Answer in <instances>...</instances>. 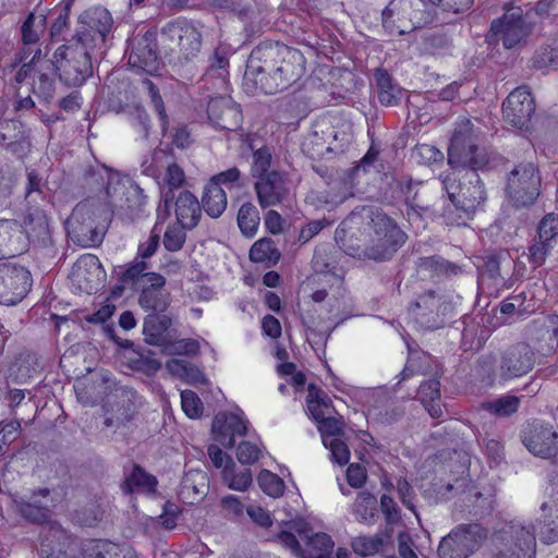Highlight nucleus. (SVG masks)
<instances>
[{
  "label": "nucleus",
  "instance_id": "nucleus-1",
  "mask_svg": "<svg viewBox=\"0 0 558 558\" xmlns=\"http://www.w3.org/2000/svg\"><path fill=\"white\" fill-rule=\"evenodd\" d=\"M452 170L440 175L450 199L444 216L451 225L465 223L481 208L487 193L477 170L488 163L486 153L476 144L470 121L457 129L448 148Z\"/></svg>",
  "mask_w": 558,
  "mask_h": 558
},
{
  "label": "nucleus",
  "instance_id": "nucleus-2",
  "mask_svg": "<svg viewBox=\"0 0 558 558\" xmlns=\"http://www.w3.org/2000/svg\"><path fill=\"white\" fill-rule=\"evenodd\" d=\"M304 71L305 58L300 50L278 41H263L248 57L243 87L251 95H274L296 83Z\"/></svg>",
  "mask_w": 558,
  "mask_h": 558
},
{
  "label": "nucleus",
  "instance_id": "nucleus-3",
  "mask_svg": "<svg viewBox=\"0 0 558 558\" xmlns=\"http://www.w3.org/2000/svg\"><path fill=\"white\" fill-rule=\"evenodd\" d=\"M366 236L362 244L344 242V253L363 260L387 262L408 240L407 233L383 211L372 214Z\"/></svg>",
  "mask_w": 558,
  "mask_h": 558
},
{
  "label": "nucleus",
  "instance_id": "nucleus-4",
  "mask_svg": "<svg viewBox=\"0 0 558 558\" xmlns=\"http://www.w3.org/2000/svg\"><path fill=\"white\" fill-rule=\"evenodd\" d=\"M383 26L389 33L408 34L434 22L432 5L426 0H391L381 14Z\"/></svg>",
  "mask_w": 558,
  "mask_h": 558
},
{
  "label": "nucleus",
  "instance_id": "nucleus-5",
  "mask_svg": "<svg viewBox=\"0 0 558 558\" xmlns=\"http://www.w3.org/2000/svg\"><path fill=\"white\" fill-rule=\"evenodd\" d=\"M53 57L59 80L69 87H78L93 75V59L98 54L70 41L59 47Z\"/></svg>",
  "mask_w": 558,
  "mask_h": 558
},
{
  "label": "nucleus",
  "instance_id": "nucleus-6",
  "mask_svg": "<svg viewBox=\"0 0 558 558\" xmlns=\"http://www.w3.org/2000/svg\"><path fill=\"white\" fill-rule=\"evenodd\" d=\"M453 303L449 295L438 290H426L409 305V314L423 329H438L452 318Z\"/></svg>",
  "mask_w": 558,
  "mask_h": 558
},
{
  "label": "nucleus",
  "instance_id": "nucleus-7",
  "mask_svg": "<svg viewBox=\"0 0 558 558\" xmlns=\"http://www.w3.org/2000/svg\"><path fill=\"white\" fill-rule=\"evenodd\" d=\"M542 177L534 162H520L507 175L506 195L515 208L532 206L541 194Z\"/></svg>",
  "mask_w": 558,
  "mask_h": 558
},
{
  "label": "nucleus",
  "instance_id": "nucleus-8",
  "mask_svg": "<svg viewBox=\"0 0 558 558\" xmlns=\"http://www.w3.org/2000/svg\"><path fill=\"white\" fill-rule=\"evenodd\" d=\"M113 20L110 12L102 7L84 11L78 19V27L71 41L102 56L106 50L107 36L110 34Z\"/></svg>",
  "mask_w": 558,
  "mask_h": 558
},
{
  "label": "nucleus",
  "instance_id": "nucleus-9",
  "mask_svg": "<svg viewBox=\"0 0 558 558\" xmlns=\"http://www.w3.org/2000/svg\"><path fill=\"white\" fill-rule=\"evenodd\" d=\"M160 38L163 48L175 52V47H178L180 62L193 60L202 48L201 32L185 20L168 22L161 28Z\"/></svg>",
  "mask_w": 558,
  "mask_h": 558
},
{
  "label": "nucleus",
  "instance_id": "nucleus-10",
  "mask_svg": "<svg viewBox=\"0 0 558 558\" xmlns=\"http://www.w3.org/2000/svg\"><path fill=\"white\" fill-rule=\"evenodd\" d=\"M96 216L95 211L83 204L73 209L66 221V231L74 244L81 247H95L102 243L108 228L107 217L102 223H97Z\"/></svg>",
  "mask_w": 558,
  "mask_h": 558
},
{
  "label": "nucleus",
  "instance_id": "nucleus-11",
  "mask_svg": "<svg viewBox=\"0 0 558 558\" xmlns=\"http://www.w3.org/2000/svg\"><path fill=\"white\" fill-rule=\"evenodd\" d=\"M532 32V23L520 7H513L492 22L487 36L489 44L501 41L506 49H511L524 41Z\"/></svg>",
  "mask_w": 558,
  "mask_h": 558
},
{
  "label": "nucleus",
  "instance_id": "nucleus-12",
  "mask_svg": "<svg viewBox=\"0 0 558 558\" xmlns=\"http://www.w3.org/2000/svg\"><path fill=\"white\" fill-rule=\"evenodd\" d=\"M486 536L480 524H460L442 537L438 555L440 558H468L481 547Z\"/></svg>",
  "mask_w": 558,
  "mask_h": 558
},
{
  "label": "nucleus",
  "instance_id": "nucleus-13",
  "mask_svg": "<svg viewBox=\"0 0 558 558\" xmlns=\"http://www.w3.org/2000/svg\"><path fill=\"white\" fill-rule=\"evenodd\" d=\"M81 544L59 522L44 525L38 536V558H76Z\"/></svg>",
  "mask_w": 558,
  "mask_h": 558
},
{
  "label": "nucleus",
  "instance_id": "nucleus-14",
  "mask_svg": "<svg viewBox=\"0 0 558 558\" xmlns=\"http://www.w3.org/2000/svg\"><path fill=\"white\" fill-rule=\"evenodd\" d=\"M504 534L505 542L496 558H535L536 537L532 522L511 521Z\"/></svg>",
  "mask_w": 558,
  "mask_h": 558
},
{
  "label": "nucleus",
  "instance_id": "nucleus-15",
  "mask_svg": "<svg viewBox=\"0 0 558 558\" xmlns=\"http://www.w3.org/2000/svg\"><path fill=\"white\" fill-rule=\"evenodd\" d=\"M535 364V350L526 342H518L500 351L496 371L507 381L529 374Z\"/></svg>",
  "mask_w": 558,
  "mask_h": 558
},
{
  "label": "nucleus",
  "instance_id": "nucleus-16",
  "mask_svg": "<svg viewBox=\"0 0 558 558\" xmlns=\"http://www.w3.org/2000/svg\"><path fill=\"white\" fill-rule=\"evenodd\" d=\"M32 275L19 264L0 263V304L15 305L29 292Z\"/></svg>",
  "mask_w": 558,
  "mask_h": 558
},
{
  "label": "nucleus",
  "instance_id": "nucleus-17",
  "mask_svg": "<svg viewBox=\"0 0 558 558\" xmlns=\"http://www.w3.org/2000/svg\"><path fill=\"white\" fill-rule=\"evenodd\" d=\"M535 113V100L526 86L517 87L502 104L507 123L519 130L529 131Z\"/></svg>",
  "mask_w": 558,
  "mask_h": 558
},
{
  "label": "nucleus",
  "instance_id": "nucleus-18",
  "mask_svg": "<svg viewBox=\"0 0 558 558\" xmlns=\"http://www.w3.org/2000/svg\"><path fill=\"white\" fill-rule=\"evenodd\" d=\"M129 64L132 68L154 75L160 69V60L157 53L156 33L147 31L143 35H136L129 40Z\"/></svg>",
  "mask_w": 558,
  "mask_h": 558
},
{
  "label": "nucleus",
  "instance_id": "nucleus-19",
  "mask_svg": "<svg viewBox=\"0 0 558 558\" xmlns=\"http://www.w3.org/2000/svg\"><path fill=\"white\" fill-rule=\"evenodd\" d=\"M110 204L113 213L125 221H134L140 218L146 205V196L140 185L130 183L128 185L120 184L113 187V197Z\"/></svg>",
  "mask_w": 558,
  "mask_h": 558
},
{
  "label": "nucleus",
  "instance_id": "nucleus-20",
  "mask_svg": "<svg viewBox=\"0 0 558 558\" xmlns=\"http://www.w3.org/2000/svg\"><path fill=\"white\" fill-rule=\"evenodd\" d=\"M254 190L260 207H274L289 198L290 180L286 172L271 170L255 181Z\"/></svg>",
  "mask_w": 558,
  "mask_h": 558
},
{
  "label": "nucleus",
  "instance_id": "nucleus-21",
  "mask_svg": "<svg viewBox=\"0 0 558 558\" xmlns=\"http://www.w3.org/2000/svg\"><path fill=\"white\" fill-rule=\"evenodd\" d=\"M522 442L531 453L542 459H550L558 453V434L553 426L539 422L527 425Z\"/></svg>",
  "mask_w": 558,
  "mask_h": 558
},
{
  "label": "nucleus",
  "instance_id": "nucleus-22",
  "mask_svg": "<svg viewBox=\"0 0 558 558\" xmlns=\"http://www.w3.org/2000/svg\"><path fill=\"white\" fill-rule=\"evenodd\" d=\"M248 422L236 413H218L211 425V432L215 439L226 448H232L235 445L236 436H244L247 432Z\"/></svg>",
  "mask_w": 558,
  "mask_h": 558
},
{
  "label": "nucleus",
  "instance_id": "nucleus-23",
  "mask_svg": "<svg viewBox=\"0 0 558 558\" xmlns=\"http://www.w3.org/2000/svg\"><path fill=\"white\" fill-rule=\"evenodd\" d=\"M173 317L169 313L148 314L143 324L144 339L148 344L168 349L174 338V330L171 328Z\"/></svg>",
  "mask_w": 558,
  "mask_h": 558
},
{
  "label": "nucleus",
  "instance_id": "nucleus-24",
  "mask_svg": "<svg viewBox=\"0 0 558 558\" xmlns=\"http://www.w3.org/2000/svg\"><path fill=\"white\" fill-rule=\"evenodd\" d=\"M207 114L209 120L221 130L236 131L242 123L240 106L228 97L210 99Z\"/></svg>",
  "mask_w": 558,
  "mask_h": 558
},
{
  "label": "nucleus",
  "instance_id": "nucleus-25",
  "mask_svg": "<svg viewBox=\"0 0 558 558\" xmlns=\"http://www.w3.org/2000/svg\"><path fill=\"white\" fill-rule=\"evenodd\" d=\"M73 274L80 288L87 293L97 292L106 278V272L98 257L93 254L82 255L74 265Z\"/></svg>",
  "mask_w": 558,
  "mask_h": 558
},
{
  "label": "nucleus",
  "instance_id": "nucleus-26",
  "mask_svg": "<svg viewBox=\"0 0 558 558\" xmlns=\"http://www.w3.org/2000/svg\"><path fill=\"white\" fill-rule=\"evenodd\" d=\"M149 278L150 282L140 289L138 304L149 314L165 313L170 305V293L165 289L166 278L161 275H151Z\"/></svg>",
  "mask_w": 558,
  "mask_h": 558
},
{
  "label": "nucleus",
  "instance_id": "nucleus-27",
  "mask_svg": "<svg viewBox=\"0 0 558 558\" xmlns=\"http://www.w3.org/2000/svg\"><path fill=\"white\" fill-rule=\"evenodd\" d=\"M209 488L208 476L199 470L184 473L179 488V498L187 505H195L204 499Z\"/></svg>",
  "mask_w": 558,
  "mask_h": 558
},
{
  "label": "nucleus",
  "instance_id": "nucleus-28",
  "mask_svg": "<svg viewBox=\"0 0 558 558\" xmlns=\"http://www.w3.org/2000/svg\"><path fill=\"white\" fill-rule=\"evenodd\" d=\"M177 222L187 228H195L202 217V205L197 197L190 191L183 190L173 198Z\"/></svg>",
  "mask_w": 558,
  "mask_h": 558
},
{
  "label": "nucleus",
  "instance_id": "nucleus-29",
  "mask_svg": "<svg viewBox=\"0 0 558 558\" xmlns=\"http://www.w3.org/2000/svg\"><path fill=\"white\" fill-rule=\"evenodd\" d=\"M27 238L34 244L47 246L51 243L48 217L40 208H28L24 216Z\"/></svg>",
  "mask_w": 558,
  "mask_h": 558
},
{
  "label": "nucleus",
  "instance_id": "nucleus-30",
  "mask_svg": "<svg viewBox=\"0 0 558 558\" xmlns=\"http://www.w3.org/2000/svg\"><path fill=\"white\" fill-rule=\"evenodd\" d=\"M482 259L483 264L481 266L480 275V279L482 281L489 279L494 284H499L505 280L502 269H511L512 258L506 251L496 254H488Z\"/></svg>",
  "mask_w": 558,
  "mask_h": 558
},
{
  "label": "nucleus",
  "instance_id": "nucleus-31",
  "mask_svg": "<svg viewBox=\"0 0 558 558\" xmlns=\"http://www.w3.org/2000/svg\"><path fill=\"white\" fill-rule=\"evenodd\" d=\"M119 268V281L129 284V288L134 291H138L143 286L150 282L149 277L151 275H158L157 272L148 271V264L145 260H138L137 258L125 266H120Z\"/></svg>",
  "mask_w": 558,
  "mask_h": 558
},
{
  "label": "nucleus",
  "instance_id": "nucleus-32",
  "mask_svg": "<svg viewBox=\"0 0 558 558\" xmlns=\"http://www.w3.org/2000/svg\"><path fill=\"white\" fill-rule=\"evenodd\" d=\"M86 186L92 192L105 190L107 197H113L116 175L105 166H89L84 173Z\"/></svg>",
  "mask_w": 558,
  "mask_h": 558
},
{
  "label": "nucleus",
  "instance_id": "nucleus-33",
  "mask_svg": "<svg viewBox=\"0 0 558 558\" xmlns=\"http://www.w3.org/2000/svg\"><path fill=\"white\" fill-rule=\"evenodd\" d=\"M185 175L183 170L174 162L167 165V173L165 181L169 190L163 194V205H159L157 209V219L165 222L170 216L171 202L174 198L173 189L180 187L184 182Z\"/></svg>",
  "mask_w": 558,
  "mask_h": 558
},
{
  "label": "nucleus",
  "instance_id": "nucleus-34",
  "mask_svg": "<svg viewBox=\"0 0 558 558\" xmlns=\"http://www.w3.org/2000/svg\"><path fill=\"white\" fill-rule=\"evenodd\" d=\"M157 484L158 481L154 475L147 473L141 465L134 464L131 473L122 484V490L125 494H132L134 492L154 494Z\"/></svg>",
  "mask_w": 558,
  "mask_h": 558
},
{
  "label": "nucleus",
  "instance_id": "nucleus-35",
  "mask_svg": "<svg viewBox=\"0 0 558 558\" xmlns=\"http://www.w3.org/2000/svg\"><path fill=\"white\" fill-rule=\"evenodd\" d=\"M374 78L380 104L385 106H396L401 99L402 92L400 87L393 83L388 71L385 69H376Z\"/></svg>",
  "mask_w": 558,
  "mask_h": 558
},
{
  "label": "nucleus",
  "instance_id": "nucleus-36",
  "mask_svg": "<svg viewBox=\"0 0 558 558\" xmlns=\"http://www.w3.org/2000/svg\"><path fill=\"white\" fill-rule=\"evenodd\" d=\"M418 397L433 418L442 416L440 381L438 379H429L420 385Z\"/></svg>",
  "mask_w": 558,
  "mask_h": 558
},
{
  "label": "nucleus",
  "instance_id": "nucleus-37",
  "mask_svg": "<svg viewBox=\"0 0 558 558\" xmlns=\"http://www.w3.org/2000/svg\"><path fill=\"white\" fill-rule=\"evenodd\" d=\"M415 265L418 272L429 276H451L461 271L460 266L438 255L420 257Z\"/></svg>",
  "mask_w": 558,
  "mask_h": 558
},
{
  "label": "nucleus",
  "instance_id": "nucleus-38",
  "mask_svg": "<svg viewBox=\"0 0 558 558\" xmlns=\"http://www.w3.org/2000/svg\"><path fill=\"white\" fill-rule=\"evenodd\" d=\"M227 194L222 187L206 183L202 196V208L211 218L220 217L227 208Z\"/></svg>",
  "mask_w": 558,
  "mask_h": 558
},
{
  "label": "nucleus",
  "instance_id": "nucleus-39",
  "mask_svg": "<svg viewBox=\"0 0 558 558\" xmlns=\"http://www.w3.org/2000/svg\"><path fill=\"white\" fill-rule=\"evenodd\" d=\"M389 537L385 532L372 536L362 535L353 538L351 545L355 554L366 557L380 553Z\"/></svg>",
  "mask_w": 558,
  "mask_h": 558
},
{
  "label": "nucleus",
  "instance_id": "nucleus-40",
  "mask_svg": "<svg viewBox=\"0 0 558 558\" xmlns=\"http://www.w3.org/2000/svg\"><path fill=\"white\" fill-rule=\"evenodd\" d=\"M236 220L242 234L252 238L256 234L259 226V211L253 203L245 202L238 211Z\"/></svg>",
  "mask_w": 558,
  "mask_h": 558
},
{
  "label": "nucleus",
  "instance_id": "nucleus-41",
  "mask_svg": "<svg viewBox=\"0 0 558 558\" xmlns=\"http://www.w3.org/2000/svg\"><path fill=\"white\" fill-rule=\"evenodd\" d=\"M16 511L26 521L35 524H45L50 521V509L48 505H35L33 502H26V499L21 498L15 501Z\"/></svg>",
  "mask_w": 558,
  "mask_h": 558
},
{
  "label": "nucleus",
  "instance_id": "nucleus-42",
  "mask_svg": "<svg viewBox=\"0 0 558 558\" xmlns=\"http://www.w3.org/2000/svg\"><path fill=\"white\" fill-rule=\"evenodd\" d=\"M234 462L231 457H228L226 465L222 470V478L228 484V487L233 490L244 492L246 490L252 482V473L250 470H244L240 473H234Z\"/></svg>",
  "mask_w": 558,
  "mask_h": 558
},
{
  "label": "nucleus",
  "instance_id": "nucleus-43",
  "mask_svg": "<svg viewBox=\"0 0 558 558\" xmlns=\"http://www.w3.org/2000/svg\"><path fill=\"white\" fill-rule=\"evenodd\" d=\"M250 258L254 263L276 264L280 258V253L271 239L263 238L252 245Z\"/></svg>",
  "mask_w": 558,
  "mask_h": 558
},
{
  "label": "nucleus",
  "instance_id": "nucleus-44",
  "mask_svg": "<svg viewBox=\"0 0 558 558\" xmlns=\"http://www.w3.org/2000/svg\"><path fill=\"white\" fill-rule=\"evenodd\" d=\"M150 353L151 352L149 350L137 351L132 349L126 357L129 366L133 371L142 372L146 375L157 373L161 367V363L158 360L153 359L149 355Z\"/></svg>",
  "mask_w": 558,
  "mask_h": 558
},
{
  "label": "nucleus",
  "instance_id": "nucleus-45",
  "mask_svg": "<svg viewBox=\"0 0 558 558\" xmlns=\"http://www.w3.org/2000/svg\"><path fill=\"white\" fill-rule=\"evenodd\" d=\"M308 529H298L301 537L306 538L307 549L304 553H322V555H331L333 550V541L326 533L308 534Z\"/></svg>",
  "mask_w": 558,
  "mask_h": 558
},
{
  "label": "nucleus",
  "instance_id": "nucleus-46",
  "mask_svg": "<svg viewBox=\"0 0 558 558\" xmlns=\"http://www.w3.org/2000/svg\"><path fill=\"white\" fill-rule=\"evenodd\" d=\"M89 558H140L131 546L100 543L93 547Z\"/></svg>",
  "mask_w": 558,
  "mask_h": 558
},
{
  "label": "nucleus",
  "instance_id": "nucleus-47",
  "mask_svg": "<svg viewBox=\"0 0 558 558\" xmlns=\"http://www.w3.org/2000/svg\"><path fill=\"white\" fill-rule=\"evenodd\" d=\"M377 500L374 495L368 492L359 493L354 504L353 512L360 522L369 523L375 515Z\"/></svg>",
  "mask_w": 558,
  "mask_h": 558
},
{
  "label": "nucleus",
  "instance_id": "nucleus-48",
  "mask_svg": "<svg viewBox=\"0 0 558 558\" xmlns=\"http://www.w3.org/2000/svg\"><path fill=\"white\" fill-rule=\"evenodd\" d=\"M46 16L29 13L22 25V39L26 45L35 44L39 40L40 34L45 29Z\"/></svg>",
  "mask_w": 558,
  "mask_h": 558
},
{
  "label": "nucleus",
  "instance_id": "nucleus-49",
  "mask_svg": "<svg viewBox=\"0 0 558 558\" xmlns=\"http://www.w3.org/2000/svg\"><path fill=\"white\" fill-rule=\"evenodd\" d=\"M143 86L147 90L149 98H150V104H151L154 110L156 111V113L158 114L161 130L163 133H166V131L168 130V126H169V117L166 112V107H165L162 97L159 94V89L153 83V81H150L148 78L143 81Z\"/></svg>",
  "mask_w": 558,
  "mask_h": 558
},
{
  "label": "nucleus",
  "instance_id": "nucleus-50",
  "mask_svg": "<svg viewBox=\"0 0 558 558\" xmlns=\"http://www.w3.org/2000/svg\"><path fill=\"white\" fill-rule=\"evenodd\" d=\"M272 161V154L268 146H263L253 151V162L251 166V174L253 178L259 179L269 174V168Z\"/></svg>",
  "mask_w": 558,
  "mask_h": 558
},
{
  "label": "nucleus",
  "instance_id": "nucleus-51",
  "mask_svg": "<svg viewBox=\"0 0 558 558\" xmlns=\"http://www.w3.org/2000/svg\"><path fill=\"white\" fill-rule=\"evenodd\" d=\"M208 184L216 187L226 186L227 189L242 187L244 185L243 174L238 167H231L213 175L208 180Z\"/></svg>",
  "mask_w": 558,
  "mask_h": 558
},
{
  "label": "nucleus",
  "instance_id": "nucleus-52",
  "mask_svg": "<svg viewBox=\"0 0 558 558\" xmlns=\"http://www.w3.org/2000/svg\"><path fill=\"white\" fill-rule=\"evenodd\" d=\"M520 399L515 396H505L486 402L484 408L498 416H509L518 411Z\"/></svg>",
  "mask_w": 558,
  "mask_h": 558
},
{
  "label": "nucleus",
  "instance_id": "nucleus-53",
  "mask_svg": "<svg viewBox=\"0 0 558 558\" xmlns=\"http://www.w3.org/2000/svg\"><path fill=\"white\" fill-rule=\"evenodd\" d=\"M452 45L451 38L444 32L426 33L423 37L424 50L432 54L447 51Z\"/></svg>",
  "mask_w": 558,
  "mask_h": 558
},
{
  "label": "nucleus",
  "instance_id": "nucleus-54",
  "mask_svg": "<svg viewBox=\"0 0 558 558\" xmlns=\"http://www.w3.org/2000/svg\"><path fill=\"white\" fill-rule=\"evenodd\" d=\"M257 481L260 489L271 497H279L284 492L283 481L277 474L268 470L260 471Z\"/></svg>",
  "mask_w": 558,
  "mask_h": 558
},
{
  "label": "nucleus",
  "instance_id": "nucleus-55",
  "mask_svg": "<svg viewBox=\"0 0 558 558\" xmlns=\"http://www.w3.org/2000/svg\"><path fill=\"white\" fill-rule=\"evenodd\" d=\"M554 245L550 242H546L545 240H541L538 238V240H535L527 247V253H524L523 255L526 256L533 269H536L545 263Z\"/></svg>",
  "mask_w": 558,
  "mask_h": 558
},
{
  "label": "nucleus",
  "instance_id": "nucleus-56",
  "mask_svg": "<svg viewBox=\"0 0 558 558\" xmlns=\"http://www.w3.org/2000/svg\"><path fill=\"white\" fill-rule=\"evenodd\" d=\"M185 227L179 222L168 226L163 234V246L169 252H178L186 240Z\"/></svg>",
  "mask_w": 558,
  "mask_h": 558
},
{
  "label": "nucleus",
  "instance_id": "nucleus-57",
  "mask_svg": "<svg viewBox=\"0 0 558 558\" xmlns=\"http://www.w3.org/2000/svg\"><path fill=\"white\" fill-rule=\"evenodd\" d=\"M474 0H426V4L432 5V15L436 17V8H440L442 11L460 14L468 11Z\"/></svg>",
  "mask_w": 558,
  "mask_h": 558
},
{
  "label": "nucleus",
  "instance_id": "nucleus-58",
  "mask_svg": "<svg viewBox=\"0 0 558 558\" xmlns=\"http://www.w3.org/2000/svg\"><path fill=\"white\" fill-rule=\"evenodd\" d=\"M336 259L325 247H318L315 250L312 266L316 272L330 274L336 269Z\"/></svg>",
  "mask_w": 558,
  "mask_h": 558
},
{
  "label": "nucleus",
  "instance_id": "nucleus-59",
  "mask_svg": "<svg viewBox=\"0 0 558 558\" xmlns=\"http://www.w3.org/2000/svg\"><path fill=\"white\" fill-rule=\"evenodd\" d=\"M538 236L541 240L550 242L553 245L558 240V215L547 214L538 225Z\"/></svg>",
  "mask_w": 558,
  "mask_h": 558
},
{
  "label": "nucleus",
  "instance_id": "nucleus-60",
  "mask_svg": "<svg viewBox=\"0 0 558 558\" xmlns=\"http://www.w3.org/2000/svg\"><path fill=\"white\" fill-rule=\"evenodd\" d=\"M378 153L374 150L373 148H369L368 151L364 155V157L360 160V162L347 170L343 171V174L345 178H343L345 184H353L355 178L359 175V173L366 172L367 169L374 165Z\"/></svg>",
  "mask_w": 558,
  "mask_h": 558
},
{
  "label": "nucleus",
  "instance_id": "nucleus-61",
  "mask_svg": "<svg viewBox=\"0 0 558 558\" xmlns=\"http://www.w3.org/2000/svg\"><path fill=\"white\" fill-rule=\"evenodd\" d=\"M182 410L190 418H197L203 413V403L198 396L192 390L181 392Z\"/></svg>",
  "mask_w": 558,
  "mask_h": 558
},
{
  "label": "nucleus",
  "instance_id": "nucleus-62",
  "mask_svg": "<svg viewBox=\"0 0 558 558\" xmlns=\"http://www.w3.org/2000/svg\"><path fill=\"white\" fill-rule=\"evenodd\" d=\"M553 506L556 512L555 518L545 523L539 532L542 542L546 544H553L558 541V493L553 494Z\"/></svg>",
  "mask_w": 558,
  "mask_h": 558
},
{
  "label": "nucleus",
  "instance_id": "nucleus-63",
  "mask_svg": "<svg viewBox=\"0 0 558 558\" xmlns=\"http://www.w3.org/2000/svg\"><path fill=\"white\" fill-rule=\"evenodd\" d=\"M324 446L329 448L331 460L339 465H345L350 460V450L344 441L339 438L325 440Z\"/></svg>",
  "mask_w": 558,
  "mask_h": 558
},
{
  "label": "nucleus",
  "instance_id": "nucleus-64",
  "mask_svg": "<svg viewBox=\"0 0 558 558\" xmlns=\"http://www.w3.org/2000/svg\"><path fill=\"white\" fill-rule=\"evenodd\" d=\"M221 511L225 518L229 520H236L243 517L244 505L239 497L234 495H228L220 501Z\"/></svg>",
  "mask_w": 558,
  "mask_h": 558
}]
</instances>
